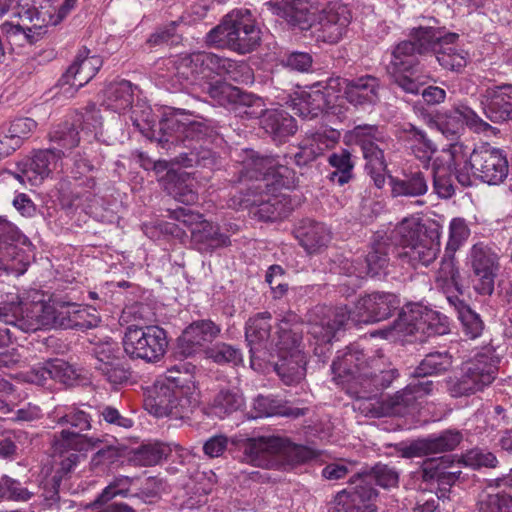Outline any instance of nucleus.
<instances>
[{
    "label": "nucleus",
    "mask_w": 512,
    "mask_h": 512,
    "mask_svg": "<svg viewBox=\"0 0 512 512\" xmlns=\"http://www.w3.org/2000/svg\"><path fill=\"white\" fill-rule=\"evenodd\" d=\"M304 324L298 321L296 314H288L278 325V340L276 347L278 356L283 354L290 355L297 352H303L302 339Z\"/></svg>",
    "instance_id": "40"
},
{
    "label": "nucleus",
    "mask_w": 512,
    "mask_h": 512,
    "mask_svg": "<svg viewBox=\"0 0 512 512\" xmlns=\"http://www.w3.org/2000/svg\"><path fill=\"white\" fill-rule=\"evenodd\" d=\"M134 99V86L128 80L114 81L105 86L102 91V105L111 111L121 113L127 109H131V116L133 110H145V106H133Z\"/></svg>",
    "instance_id": "39"
},
{
    "label": "nucleus",
    "mask_w": 512,
    "mask_h": 512,
    "mask_svg": "<svg viewBox=\"0 0 512 512\" xmlns=\"http://www.w3.org/2000/svg\"><path fill=\"white\" fill-rule=\"evenodd\" d=\"M207 94L219 105L230 109L243 119L262 118L261 124L274 142L284 143L293 136L298 125L296 119L283 109L266 110L263 99L224 81L209 83Z\"/></svg>",
    "instance_id": "4"
},
{
    "label": "nucleus",
    "mask_w": 512,
    "mask_h": 512,
    "mask_svg": "<svg viewBox=\"0 0 512 512\" xmlns=\"http://www.w3.org/2000/svg\"><path fill=\"white\" fill-rule=\"evenodd\" d=\"M267 11L283 19L293 31L312 30L317 19V8L304 0H270L264 3Z\"/></svg>",
    "instance_id": "25"
},
{
    "label": "nucleus",
    "mask_w": 512,
    "mask_h": 512,
    "mask_svg": "<svg viewBox=\"0 0 512 512\" xmlns=\"http://www.w3.org/2000/svg\"><path fill=\"white\" fill-rule=\"evenodd\" d=\"M401 249L402 242L394 238V229L388 233L375 234L367 255L364 258L359 257L362 278H380L386 275L392 256L398 259L401 265H407L399 255Z\"/></svg>",
    "instance_id": "19"
},
{
    "label": "nucleus",
    "mask_w": 512,
    "mask_h": 512,
    "mask_svg": "<svg viewBox=\"0 0 512 512\" xmlns=\"http://www.w3.org/2000/svg\"><path fill=\"white\" fill-rule=\"evenodd\" d=\"M331 364L334 379L341 384L349 385V389L356 388L368 371V357L357 345H351L340 352Z\"/></svg>",
    "instance_id": "28"
},
{
    "label": "nucleus",
    "mask_w": 512,
    "mask_h": 512,
    "mask_svg": "<svg viewBox=\"0 0 512 512\" xmlns=\"http://www.w3.org/2000/svg\"><path fill=\"white\" fill-rule=\"evenodd\" d=\"M272 315L261 312L250 317L245 325V339L249 346L251 359L265 360L272 356L271 341Z\"/></svg>",
    "instance_id": "31"
},
{
    "label": "nucleus",
    "mask_w": 512,
    "mask_h": 512,
    "mask_svg": "<svg viewBox=\"0 0 512 512\" xmlns=\"http://www.w3.org/2000/svg\"><path fill=\"white\" fill-rule=\"evenodd\" d=\"M277 66L299 73L311 71L313 66V57L310 53L304 51H288L277 58Z\"/></svg>",
    "instance_id": "64"
},
{
    "label": "nucleus",
    "mask_w": 512,
    "mask_h": 512,
    "mask_svg": "<svg viewBox=\"0 0 512 512\" xmlns=\"http://www.w3.org/2000/svg\"><path fill=\"white\" fill-rule=\"evenodd\" d=\"M48 303L23 302L15 295L9 302L0 305V321L13 325L25 333L49 328Z\"/></svg>",
    "instance_id": "16"
},
{
    "label": "nucleus",
    "mask_w": 512,
    "mask_h": 512,
    "mask_svg": "<svg viewBox=\"0 0 512 512\" xmlns=\"http://www.w3.org/2000/svg\"><path fill=\"white\" fill-rule=\"evenodd\" d=\"M409 40L418 45V41H427L428 47L421 55L433 54L439 65L451 72L461 73L467 65L468 53L461 48L453 46L459 39V34L445 33L444 27L418 26L408 33Z\"/></svg>",
    "instance_id": "10"
},
{
    "label": "nucleus",
    "mask_w": 512,
    "mask_h": 512,
    "mask_svg": "<svg viewBox=\"0 0 512 512\" xmlns=\"http://www.w3.org/2000/svg\"><path fill=\"white\" fill-rule=\"evenodd\" d=\"M424 306L418 303H409L400 307L397 318L393 321V329L399 333L412 335L420 332V322L423 320Z\"/></svg>",
    "instance_id": "53"
},
{
    "label": "nucleus",
    "mask_w": 512,
    "mask_h": 512,
    "mask_svg": "<svg viewBox=\"0 0 512 512\" xmlns=\"http://www.w3.org/2000/svg\"><path fill=\"white\" fill-rule=\"evenodd\" d=\"M292 234L309 255L321 253L332 241L330 228L325 223L311 217L295 220Z\"/></svg>",
    "instance_id": "29"
},
{
    "label": "nucleus",
    "mask_w": 512,
    "mask_h": 512,
    "mask_svg": "<svg viewBox=\"0 0 512 512\" xmlns=\"http://www.w3.org/2000/svg\"><path fill=\"white\" fill-rule=\"evenodd\" d=\"M162 183L166 193L180 203L191 205L198 200V193L193 189L192 179L186 172L170 169Z\"/></svg>",
    "instance_id": "42"
},
{
    "label": "nucleus",
    "mask_w": 512,
    "mask_h": 512,
    "mask_svg": "<svg viewBox=\"0 0 512 512\" xmlns=\"http://www.w3.org/2000/svg\"><path fill=\"white\" fill-rule=\"evenodd\" d=\"M466 125L475 133L491 132L496 134L497 128L484 121L474 110L468 106H461L437 122L439 131L448 139H456Z\"/></svg>",
    "instance_id": "30"
},
{
    "label": "nucleus",
    "mask_w": 512,
    "mask_h": 512,
    "mask_svg": "<svg viewBox=\"0 0 512 512\" xmlns=\"http://www.w3.org/2000/svg\"><path fill=\"white\" fill-rule=\"evenodd\" d=\"M420 333L430 336H442L450 332L449 318L431 309L425 308L422 322H420Z\"/></svg>",
    "instance_id": "63"
},
{
    "label": "nucleus",
    "mask_w": 512,
    "mask_h": 512,
    "mask_svg": "<svg viewBox=\"0 0 512 512\" xmlns=\"http://www.w3.org/2000/svg\"><path fill=\"white\" fill-rule=\"evenodd\" d=\"M22 23L5 21L0 25V32L7 42L13 46L24 47L38 42L47 33L48 25H53L54 16L48 11H40L36 7L23 9L19 13Z\"/></svg>",
    "instance_id": "14"
},
{
    "label": "nucleus",
    "mask_w": 512,
    "mask_h": 512,
    "mask_svg": "<svg viewBox=\"0 0 512 512\" xmlns=\"http://www.w3.org/2000/svg\"><path fill=\"white\" fill-rule=\"evenodd\" d=\"M326 80L314 83L309 91H303L294 101L295 114L303 119H314L322 113L338 115L341 107L336 102L340 95H336L326 87Z\"/></svg>",
    "instance_id": "23"
},
{
    "label": "nucleus",
    "mask_w": 512,
    "mask_h": 512,
    "mask_svg": "<svg viewBox=\"0 0 512 512\" xmlns=\"http://www.w3.org/2000/svg\"><path fill=\"white\" fill-rule=\"evenodd\" d=\"M323 155V149L318 143L301 144L297 151L291 154H286L285 158H289L298 169L302 177H309L313 174L315 162L318 157Z\"/></svg>",
    "instance_id": "54"
},
{
    "label": "nucleus",
    "mask_w": 512,
    "mask_h": 512,
    "mask_svg": "<svg viewBox=\"0 0 512 512\" xmlns=\"http://www.w3.org/2000/svg\"><path fill=\"white\" fill-rule=\"evenodd\" d=\"M226 239L221 235L218 223L205 220L199 229L193 232L192 246L200 253H213L218 249L226 248Z\"/></svg>",
    "instance_id": "47"
},
{
    "label": "nucleus",
    "mask_w": 512,
    "mask_h": 512,
    "mask_svg": "<svg viewBox=\"0 0 512 512\" xmlns=\"http://www.w3.org/2000/svg\"><path fill=\"white\" fill-rule=\"evenodd\" d=\"M122 344L130 359L155 363L166 353L167 332L158 325H129L125 330Z\"/></svg>",
    "instance_id": "12"
},
{
    "label": "nucleus",
    "mask_w": 512,
    "mask_h": 512,
    "mask_svg": "<svg viewBox=\"0 0 512 512\" xmlns=\"http://www.w3.org/2000/svg\"><path fill=\"white\" fill-rule=\"evenodd\" d=\"M185 113L184 109H175L157 120L151 108L145 106V110L134 109L131 120L143 136L173 155V163L213 171L221 165V156L214 148L223 140L218 123L204 118L187 122L178 119V114Z\"/></svg>",
    "instance_id": "1"
},
{
    "label": "nucleus",
    "mask_w": 512,
    "mask_h": 512,
    "mask_svg": "<svg viewBox=\"0 0 512 512\" xmlns=\"http://www.w3.org/2000/svg\"><path fill=\"white\" fill-rule=\"evenodd\" d=\"M221 326L211 319H200L191 322L177 339V355L189 357L198 351L205 350L219 337Z\"/></svg>",
    "instance_id": "27"
},
{
    "label": "nucleus",
    "mask_w": 512,
    "mask_h": 512,
    "mask_svg": "<svg viewBox=\"0 0 512 512\" xmlns=\"http://www.w3.org/2000/svg\"><path fill=\"white\" fill-rule=\"evenodd\" d=\"M172 449L169 444L160 441L141 444L134 450L133 460L142 466H153L166 459Z\"/></svg>",
    "instance_id": "58"
},
{
    "label": "nucleus",
    "mask_w": 512,
    "mask_h": 512,
    "mask_svg": "<svg viewBox=\"0 0 512 512\" xmlns=\"http://www.w3.org/2000/svg\"><path fill=\"white\" fill-rule=\"evenodd\" d=\"M207 359L218 365L237 366L242 363V352L234 345L217 342L204 350Z\"/></svg>",
    "instance_id": "59"
},
{
    "label": "nucleus",
    "mask_w": 512,
    "mask_h": 512,
    "mask_svg": "<svg viewBox=\"0 0 512 512\" xmlns=\"http://www.w3.org/2000/svg\"><path fill=\"white\" fill-rule=\"evenodd\" d=\"M240 165L228 179L229 183L236 185L246 180L264 181V187L272 185L276 188L293 189L299 184L296 172L287 165L279 163L273 155L261 154L253 149L242 150Z\"/></svg>",
    "instance_id": "8"
},
{
    "label": "nucleus",
    "mask_w": 512,
    "mask_h": 512,
    "mask_svg": "<svg viewBox=\"0 0 512 512\" xmlns=\"http://www.w3.org/2000/svg\"><path fill=\"white\" fill-rule=\"evenodd\" d=\"M245 398L239 389L221 388L213 397L209 409L211 414L224 419L233 413L242 410Z\"/></svg>",
    "instance_id": "48"
},
{
    "label": "nucleus",
    "mask_w": 512,
    "mask_h": 512,
    "mask_svg": "<svg viewBox=\"0 0 512 512\" xmlns=\"http://www.w3.org/2000/svg\"><path fill=\"white\" fill-rule=\"evenodd\" d=\"M391 187V196L398 197H420L427 193L428 182L422 171L403 173L401 177L388 176Z\"/></svg>",
    "instance_id": "43"
},
{
    "label": "nucleus",
    "mask_w": 512,
    "mask_h": 512,
    "mask_svg": "<svg viewBox=\"0 0 512 512\" xmlns=\"http://www.w3.org/2000/svg\"><path fill=\"white\" fill-rule=\"evenodd\" d=\"M51 147L61 149V157L64 156L65 150H71L79 144V130L74 123L64 122L59 124L49 134Z\"/></svg>",
    "instance_id": "60"
},
{
    "label": "nucleus",
    "mask_w": 512,
    "mask_h": 512,
    "mask_svg": "<svg viewBox=\"0 0 512 512\" xmlns=\"http://www.w3.org/2000/svg\"><path fill=\"white\" fill-rule=\"evenodd\" d=\"M95 412L96 408L89 404L68 408L57 420V424L67 427L53 434L51 448L58 452L67 448L88 452L99 447L103 440L99 437H89L85 433L92 429Z\"/></svg>",
    "instance_id": "9"
},
{
    "label": "nucleus",
    "mask_w": 512,
    "mask_h": 512,
    "mask_svg": "<svg viewBox=\"0 0 512 512\" xmlns=\"http://www.w3.org/2000/svg\"><path fill=\"white\" fill-rule=\"evenodd\" d=\"M442 226L431 220L421 223L416 219H404L394 227V238L401 240L400 257L408 266L416 269L428 266L440 251Z\"/></svg>",
    "instance_id": "6"
},
{
    "label": "nucleus",
    "mask_w": 512,
    "mask_h": 512,
    "mask_svg": "<svg viewBox=\"0 0 512 512\" xmlns=\"http://www.w3.org/2000/svg\"><path fill=\"white\" fill-rule=\"evenodd\" d=\"M354 477L364 486L370 487L371 489H376L375 486L389 489L396 487L399 482V473L396 469L381 462L362 469L355 473Z\"/></svg>",
    "instance_id": "45"
},
{
    "label": "nucleus",
    "mask_w": 512,
    "mask_h": 512,
    "mask_svg": "<svg viewBox=\"0 0 512 512\" xmlns=\"http://www.w3.org/2000/svg\"><path fill=\"white\" fill-rule=\"evenodd\" d=\"M169 376L157 380L144 405L156 417L173 419L189 418L199 404V394L194 377L196 366L176 365Z\"/></svg>",
    "instance_id": "5"
},
{
    "label": "nucleus",
    "mask_w": 512,
    "mask_h": 512,
    "mask_svg": "<svg viewBox=\"0 0 512 512\" xmlns=\"http://www.w3.org/2000/svg\"><path fill=\"white\" fill-rule=\"evenodd\" d=\"M450 160L448 170L454 175L457 182L464 188L473 184L472 171L470 169L469 147L463 143L455 142L449 147Z\"/></svg>",
    "instance_id": "46"
},
{
    "label": "nucleus",
    "mask_w": 512,
    "mask_h": 512,
    "mask_svg": "<svg viewBox=\"0 0 512 512\" xmlns=\"http://www.w3.org/2000/svg\"><path fill=\"white\" fill-rule=\"evenodd\" d=\"M306 355L304 352H297L283 356H278V361L274 365V371L287 386L299 384L306 377Z\"/></svg>",
    "instance_id": "44"
},
{
    "label": "nucleus",
    "mask_w": 512,
    "mask_h": 512,
    "mask_svg": "<svg viewBox=\"0 0 512 512\" xmlns=\"http://www.w3.org/2000/svg\"><path fill=\"white\" fill-rule=\"evenodd\" d=\"M460 465L454 455L427 457L417 471L418 478L426 485L436 489L438 499L449 497L451 488L464 480Z\"/></svg>",
    "instance_id": "17"
},
{
    "label": "nucleus",
    "mask_w": 512,
    "mask_h": 512,
    "mask_svg": "<svg viewBox=\"0 0 512 512\" xmlns=\"http://www.w3.org/2000/svg\"><path fill=\"white\" fill-rule=\"evenodd\" d=\"M262 40V31L249 9H233L207 34V42L238 54L256 50Z\"/></svg>",
    "instance_id": "7"
},
{
    "label": "nucleus",
    "mask_w": 512,
    "mask_h": 512,
    "mask_svg": "<svg viewBox=\"0 0 512 512\" xmlns=\"http://www.w3.org/2000/svg\"><path fill=\"white\" fill-rule=\"evenodd\" d=\"M81 374L72 364L61 358H48L31 367L25 374V381L46 387L50 381L58 382L65 387L79 385Z\"/></svg>",
    "instance_id": "24"
},
{
    "label": "nucleus",
    "mask_w": 512,
    "mask_h": 512,
    "mask_svg": "<svg viewBox=\"0 0 512 512\" xmlns=\"http://www.w3.org/2000/svg\"><path fill=\"white\" fill-rule=\"evenodd\" d=\"M105 155L98 144H90L73 156L72 174L75 179H82L88 173L98 171Z\"/></svg>",
    "instance_id": "50"
},
{
    "label": "nucleus",
    "mask_w": 512,
    "mask_h": 512,
    "mask_svg": "<svg viewBox=\"0 0 512 512\" xmlns=\"http://www.w3.org/2000/svg\"><path fill=\"white\" fill-rule=\"evenodd\" d=\"M328 90L345 99L349 104L358 110L373 108L380 102V79L374 75L365 74L355 78H344L333 75L326 80Z\"/></svg>",
    "instance_id": "13"
},
{
    "label": "nucleus",
    "mask_w": 512,
    "mask_h": 512,
    "mask_svg": "<svg viewBox=\"0 0 512 512\" xmlns=\"http://www.w3.org/2000/svg\"><path fill=\"white\" fill-rule=\"evenodd\" d=\"M75 309L78 303L62 299L48 303L49 328L71 329Z\"/></svg>",
    "instance_id": "57"
},
{
    "label": "nucleus",
    "mask_w": 512,
    "mask_h": 512,
    "mask_svg": "<svg viewBox=\"0 0 512 512\" xmlns=\"http://www.w3.org/2000/svg\"><path fill=\"white\" fill-rule=\"evenodd\" d=\"M468 261L474 276L475 291L480 295H491L500 269L498 254L488 244L478 242L471 247Z\"/></svg>",
    "instance_id": "20"
},
{
    "label": "nucleus",
    "mask_w": 512,
    "mask_h": 512,
    "mask_svg": "<svg viewBox=\"0 0 512 512\" xmlns=\"http://www.w3.org/2000/svg\"><path fill=\"white\" fill-rule=\"evenodd\" d=\"M480 104L484 115L491 122H512V84L504 83L486 88L480 94Z\"/></svg>",
    "instance_id": "33"
},
{
    "label": "nucleus",
    "mask_w": 512,
    "mask_h": 512,
    "mask_svg": "<svg viewBox=\"0 0 512 512\" xmlns=\"http://www.w3.org/2000/svg\"><path fill=\"white\" fill-rule=\"evenodd\" d=\"M61 158V149L49 147L38 150L33 157L17 163V170L12 175L21 183L40 184L51 173V165Z\"/></svg>",
    "instance_id": "32"
},
{
    "label": "nucleus",
    "mask_w": 512,
    "mask_h": 512,
    "mask_svg": "<svg viewBox=\"0 0 512 512\" xmlns=\"http://www.w3.org/2000/svg\"><path fill=\"white\" fill-rule=\"evenodd\" d=\"M414 394L411 393V387H405L393 395L377 401L370 409L373 417H403L416 408Z\"/></svg>",
    "instance_id": "38"
},
{
    "label": "nucleus",
    "mask_w": 512,
    "mask_h": 512,
    "mask_svg": "<svg viewBox=\"0 0 512 512\" xmlns=\"http://www.w3.org/2000/svg\"><path fill=\"white\" fill-rule=\"evenodd\" d=\"M497 372V361L493 357L478 354L460 377H451L446 381L447 391L454 398L470 396L490 385Z\"/></svg>",
    "instance_id": "15"
},
{
    "label": "nucleus",
    "mask_w": 512,
    "mask_h": 512,
    "mask_svg": "<svg viewBox=\"0 0 512 512\" xmlns=\"http://www.w3.org/2000/svg\"><path fill=\"white\" fill-rule=\"evenodd\" d=\"M462 431L449 428L427 437L417 438L408 444H400L398 452L406 459L426 457L454 451L463 441Z\"/></svg>",
    "instance_id": "21"
},
{
    "label": "nucleus",
    "mask_w": 512,
    "mask_h": 512,
    "mask_svg": "<svg viewBox=\"0 0 512 512\" xmlns=\"http://www.w3.org/2000/svg\"><path fill=\"white\" fill-rule=\"evenodd\" d=\"M309 408L292 407L290 402L273 394H259L253 401V411L250 418L280 416L297 419L307 415Z\"/></svg>",
    "instance_id": "37"
},
{
    "label": "nucleus",
    "mask_w": 512,
    "mask_h": 512,
    "mask_svg": "<svg viewBox=\"0 0 512 512\" xmlns=\"http://www.w3.org/2000/svg\"><path fill=\"white\" fill-rule=\"evenodd\" d=\"M413 44L409 38L398 42L392 49V60L389 66L391 82L405 93L418 95L421 84L413 76L420 71L422 53L427 50L428 42L419 41Z\"/></svg>",
    "instance_id": "11"
},
{
    "label": "nucleus",
    "mask_w": 512,
    "mask_h": 512,
    "mask_svg": "<svg viewBox=\"0 0 512 512\" xmlns=\"http://www.w3.org/2000/svg\"><path fill=\"white\" fill-rule=\"evenodd\" d=\"M349 485L329 503L328 512H376L377 489L364 486L354 475Z\"/></svg>",
    "instance_id": "26"
},
{
    "label": "nucleus",
    "mask_w": 512,
    "mask_h": 512,
    "mask_svg": "<svg viewBox=\"0 0 512 512\" xmlns=\"http://www.w3.org/2000/svg\"><path fill=\"white\" fill-rule=\"evenodd\" d=\"M216 74L225 75L229 80L242 84L252 83L254 79L253 71L246 62L224 57L219 61V70Z\"/></svg>",
    "instance_id": "61"
},
{
    "label": "nucleus",
    "mask_w": 512,
    "mask_h": 512,
    "mask_svg": "<svg viewBox=\"0 0 512 512\" xmlns=\"http://www.w3.org/2000/svg\"><path fill=\"white\" fill-rule=\"evenodd\" d=\"M401 305L398 295L392 292L374 291L359 298L354 310L347 306L329 308L316 306L308 314L310 346L322 363H326L332 354V342L338 340L346 330L349 320L357 323L372 324L390 318Z\"/></svg>",
    "instance_id": "2"
},
{
    "label": "nucleus",
    "mask_w": 512,
    "mask_h": 512,
    "mask_svg": "<svg viewBox=\"0 0 512 512\" xmlns=\"http://www.w3.org/2000/svg\"><path fill=\"white\" fill-rule=\"evenodd\" d=\"M498 492L488 494L478 502L479 512H512V475H506L490 481Z\"/></svg>",
    "instance_id": "41"
},
{
    "label": "nucleus",
    "mask_w": 512,
    "mask_h": 512,
    "mask_svg": "<svg viewBox=\"0 0 512 512\" xmlns=\"http://www.w3.org/2000/svg\"><path fill=\"white\" fill-rule=\"evenodd\" d=\"M363 375L358 385L360 390H354L358 397H366L367 394L378 393L389 388L399 377V372L396 368L376 371L369 366L368 371Z\"/></svg>",
    "instance_id": "49"
},
{
    "label": "nucleus",
    "mask_w": 512,
    "mask_h": 512,
    "mask_svg": "<svg viewBox=\"0 0 512 512\" xmlns=\"http://www.w3.org/2000/svg\"><path fill=\"white\" fill-rule=\"evenodd\" d=\"M350 22L351 13L345 6H339L337 9L318 10L312 33L322 42L335 44L342 39Z\"/></svg>",
    "instance_id": "35"
},
{
    "label": "nucleus",
    "mask_w": 512,
    "mask_h": 512,
    "mask_svg": "<svg viewBox=\"0 0 512 512\" xmlns=\"http://www.w3.org/2000/svg\"><path fill=\"white\" fill-rule=\"evenodd\" d=\"M92 60L96 62L98 59L92 57L80 60L79 57L68 67L66 72L60 77L57 85L62 89L65 95L72 96L80 87H82L88 78L81 77L82 71L92 64Z\"/></svg>",
    "instance_id": "55"
},
{
    "label": "nucleus",
    "mask_w": 512,
    "mask_h": 512,
    "mask_svg": "<svg viewBox=\"0 0 512 512\" xmlns=\"http://www.w3.org/2000/svg\"><path fill=\"white\" fill-rule=\"evenodd\" d=\"M355 143L361 148L366 168H387L384 149L380 144L385 143V136L377 125H357L351 131Z\"/></svg>",
    "instance_id": "34"
},
{
    "label": "nucleus",
    "mask_w": 512,
    "mask_h": 512,
    "mask_svg": "<svg viewBox=\"0 0 512 512\" xmlns=\"http://www.w3.org/2000/svg\"><path fill=\"white\" fill-rule=\"evenodd\" d=\"M204 453L219 457L224 451L236 460L267 469L287 470L317 457L314 450L292 443L280 436L245 437L234 436L230 440L224 435L209 438L203 445Z\"/></svg>",
    "instance_id": "3"
},
{
    "label": "nucleus",
    "mask_w": 512,
    "mask_h": 512,
    "mask_svg": "<svg viewBox=\"0 0 512 512\" xmlns=\"http://www.w3.org/2000/svg\"><path fill=\"white\" fill-rule=\"evenodd\" d=\"M403 132L407 135L409 141L415 143L413 151L420 159L429 160L437 151L436 144L427 136L426 132L419 129L412 123H407Z\"/></svg>",
    "instance_id": "62"
},
{
    "label": "nucleus",
    "mask_w": 512,
    "mask_h": 512,
    "mask_svg": "<svg viewBox=\"0 0 512 512\" xmlns=\"http://www.w3.org/2000/svg\"><path fill=\"white\" fill-rule=\"evenodd\" d=\"M470 169L473 176L488 185H498L508 176L509 165L504 150L489 143L469 149Z\"/></svg>",
    "instance_id": "18"
},
{
    "label": "nucleus",
    "mask_w": 512,
    "mask_h": 512,
    "mask_svg": "<svg viewBox=\"0 0 512 512\" xmlns=\"http://www.w3.org/2000/svg\"><path fill=\"white\" fill-rule=\"evenodd\" d=\"M448 300L457 309L458 319L461 322L465 336L472 340L479 338L485 329L481 316L463 300H460L458 296H449Z\"/></svg>",
    "instance_id": "51"
},
{
    "label": "nucleus",
    "mask_w": 512,
    "mask_h": 512,
    "mask_svg": "<svg viewBox=\"0 0 512 512\" xmlns=\"http://www.w3.org/2000/svg\"><path fill=\"white\" fill-rule=\"evenodd\" d=\"M221 57L206 51L193 52L177 61L176 76L193 84L198 79L208 78L219 70Z\"/></svg>",
    "instance_id": "36"
},
{
    "label": "nucleus",
    "mask_w": 512,
    "mask_h": 512,
    "mask_svg": "<svg viewBox=\"0 0 512 512\" xmlns=\"http://www.w3.org/2000/svg\"><path fill=\"white\" fill-rule=\"evenodd\" d=\"M327 162L334 168L329 175L331 182L343 186L353 180L355 162L348 149L341 148L339 151L332 152L328 156Z\"/></svg>",
    "instance_id": "52"
},
{
    "label": "nucleus",
    "mask_w": 512,
    "mask_h": 512,
    "mask_svg": "<svg viewBox=\"0 0 512 512\" xmlns=\"http://www.w3.org/2000/svg\"><path fill=\"white\" fill-rule=\"evenodd\" d=\"M252 189L260 190L261 185L248 187V193L240 201V206L248 210L249 215L262 222H275L287 218L294 207L288 196L279 195H257L251 192Z\"/></svg>",
    "instance_id": "22"
},
{
    "label": "nucleus",
    "mask_w": 512,
    "mask_h": 512,
    "mask_svg": "<svg viewBox=\"0 0 512 512\" xmlns=\"http://www.w3.org/2000/svg\"><path fill=\"white\" fill-rule=\"evenodd\" d=\"M452 367V357L448 352L427 354L413 372L414 378H426L447 372Z\"/></svg>",
    "instance_id": "56"
}]
</instances>
